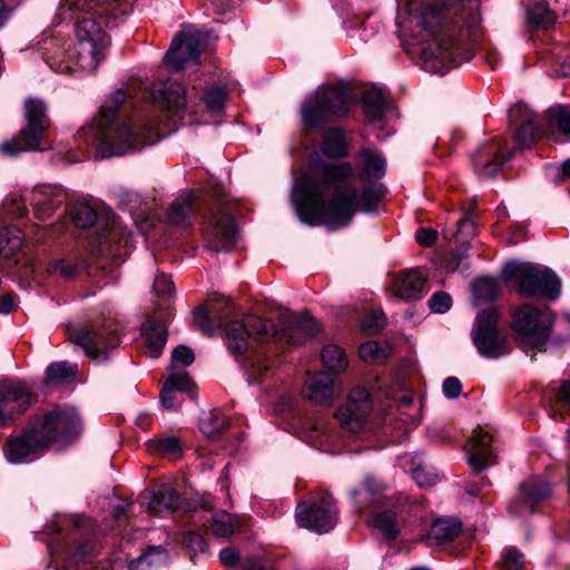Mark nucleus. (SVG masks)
<instances>
[{
  "mask_svg": "<svg viewBox=\"0 0 570 570\" xmlns=\"http://www.w3.org/2000/svg\"><path fill=\"white\" fill-rule=\"evenodd\" d=\"M546 403L553 419L570 413V380L563 381L558 387H551V395L546 396Z\"/></svg>",
  "mask_w": 570,
  "mask_h": 570,
  "instance_id": "nucleus-39",
  "label": "nucleus"
},
{
  "mask_svg": "<svg viewBox=\"0 0 570 570\" xmlns=\"http://www.w3.org/2000/svg\"><path fill=\"white\" fill-rule=\"evenodd\" d=\"M174 283L164 273L158 274L154 281V291L158 296L169 297L174 293Z\"/></svg>",
  "mask_w": 570,
  "mask_h": 570,
  "instance_id": "nucleus-60",
  "label": "nucleus"
},
{
  "mask_svg": "<svg viewBox=\"0 0 570 570\" xmlns=\"http://www.w3.org/2000/svg\"><path fill=\"white\" fill-rule=\"evenodd\" d=\"M503 146L500 141L491 140L480 146L473 156L474 169L481 178L494 177L501 166L512 158L513 153L501 155Z\"/></svg>",
  "mask_w": 570,
  "mask_h": 570,
  "instance_id": "nucleus-24",
  "label": "nucleus"
},
{
  "mask_svg": "<svg viewBox=\"0 0 570 570\" xmlns=\"http://www.w3.org/2000/svg\"><path fill=\"white\" fill-rule=\"evenodd\" d=\"M295 514L299 527L316 533L330 532L338 519V510L328 493L322 494L312 502L299 503Z\"/></svg>",
  "mask_w": 570,
  "mask_h": 570,
  "instance_id": "nucleus-13",
  "label": "nucleus"
},
{
  "mask_svg": "<svg viewBox=\"0 0 570 570\" xmlns=\"http://www.w3.org/2000/svg\"><path fill=\"white\" fill-rule=\"evenodd\" d=\"M121 7L122 0H61L57 14L73 22L77 42L51 41L43 51L47 65L56 72H68L73 65L95 71L109 42L104 26L110 24L109 16L125 11Z\"/></svg>",
  "mask_w": 570,
  "mask_h": 570,
  "instance_id": "nucleus-3",
  "label": "nucleus"
},
{
  "mask_svg": "<svg viewBox=\"0 0 570 570\" xmlns=\"http://www.w3.org/2000/svg\"><path fill=\"white\" fill-rule=\"evenodd\" d=\"M193 387V381L185 371L173 372L163 385L160 391L161 405L171 410L176 407V392L188 393Z\"/></svg>",
  "mask_w": 570,
  "mask_h": 570,
  "instance_id": "nucleus-33",
  "label": "nucleus"
},
{
  "mask_svg": "<svg viewBox=\"0 0 570 570\" xmlns=\"http://www.w3.org/2000/svg\"><path fill=\"white\" fill-rule=\"evenodd\" d=\"M199 206L194 193H188L176 198L168 210V220L175 226H188L191 224Z\"/></svg>",
  "mask_w": 570,
  "mask_h": 570,
  "instance_id": "nucleus-29",
  "label": "nucleus"
},
{
  "mask_svg": "<svg viewBox=\"0 0 570 570\" xmlns=\"http://www.w3.org/2000/svg\"><path fill=\"white\" fill-rule=\"evenodd\" d=\"M184 544L194 553H204L207 551V543L204 537L194 530H189L185 533Z\"/></svg>",
  "mask_w": 570,
  "mask_h": 570,
  "instance_id": "nucleus-57",
  "label": "nucleus"
},
{
  "mask_svg": "<svg viewBox=\"0 0 570 570\" xmlns=\"http://www.w3.org/2000/svg\"><path fill=\"white\" fill-rule=\"evenodd\" d=\"M125 235L126 233L118 219L114 215H110L106 217L105 224L96 237V244L94 245L92 250L97 255H101L114 244L119 243L125 238Z\"/></svg>",
  "mask_w": 570,
  "mask_h": 570,
  "instance_id": "nucleus-35",
  "label": "nucleus"
},
{
  "mask_svg": "<svg viewBox=\"0 0 570 570\" xmlns=\"http://www.w3.org/2000/svg\"><path fill=\"white\" fill-rule=\"evenodd\" d=\"M399 37L421 46L423 69L443 75L472 57L480 39L478 0H411L396 17Z\"/></svg>",
  "mask_w": 570,
  "mask_h": 570,
  "instance_id": "nucleus-1",
  "label": "nucleus"
},
{
  "mask_svg": "<svg viewBox=\"0 0 570 570\" xmlns=\"http://www.w3.org/2000/svg\"><path fill=\"white\" fill-rule=\"evenodd\" d=\"M426 292V282L419 271L402 273L394 283V293L402 299L421 298Z\"/></svg>",
  "mask_w": 570,
  "mask_h": 570,
  "instance_id": "nucleus-32",
  "label": "nucleus"
},
{
  "mask_svg": "<svg viewBox=\"0 0 570 570\" xmlns=\"http://www.w3.org/2000/svg\"><path fill=\"white\" fill-rule=\"evenodd\" d=\"M151 97L159 108L166 110L181 109L186 106L187 101L185 89L174 79H167L154 83Z\"/></svg>",
  "mask_w": 570,
  "mask_h": 570,
  "instance_id": "nucleus-27",
  "label": "nucleus"
},
{
  "mask_svg": "<svg viewBox=\"0 0 570 570\" xmlns=\"http://www.w3.org/2000/svg\"><path fill=\"white\" fill-rule=\"evenodd\" d=\"M556 20V14L546 2H538L527 11V23L534 29H549Z\"/></svg>",
  "mask_w": 570,
  "mask_h": 570,
  "instance_id": "nucleus-45",
  "label": "nucleus"
},
{
  "mask_svg": "<svg viewBox=\"0 0 570 570\" xmlns=\"http://www.w3.org/2000/svg\"><path fill=\"white\" fill-rule=\"evenodd\" d=\"M36 401V395L22 381H0V428L9 426Z\"/></svg>",
  "mask_w": 570,
  "mask_h": 570,
  "instance_id": "nucleus-14",
  "label": "nucleus"
},
{
  "mask_svg": "<svg viewBox=\"0 0 570 570\" xmlns=\"http://www.w3.org/2000/svg\"><path fill=\"white\" fill-rule=\"evenodd\" d=\"M148 452L151 454L164 456V458H174L181 453V441L170 434H163L159 436H155L146 443Z\"/></svg>",
  "mask_w": 570,
  "mask_h": 570,
  "instance_id": "nucleus-41",
  "label": "nucleus"
},
{
  "mask_svg": "<svg viewBox=\"0 0 570 570\" xmlns=\"http://www.w3.org/2000/svg\"><path fill=\"white\" fill-rule=\"evenodd\" d=\"M321 150L331 158H342L347 154L346 140L343 131L338 128L327 129L322 137Z\"/></svg>",
  "mask_w": 570,
  "mask_h": 570,
  "instance_id": "nucleus-43",
  "label": "nucleus"
},
{
  "mask_svg": "<svg viewBox=\"0 0 570 570\" xmlns=\"http://www.w3.org/2000/svg\"><path fill=\"white\" fill-rule=\"evenodd\" d=\"M244 316V312L229 297L218 295L212 296L206 306H199L194 311V321L203 334L213 335L215 332L210 317L216 318L219 325L225 327L227 350L235 362L245 368L249 351V331Z\"/></svg>",
  "mask_w": 570,
  "mask_h": 570,
  "instance_id": "nucleus-5",
  "label": "nucleus"
},
{
  "mask_svg": "<svg viewBox=\"0 0 570 570\" xmlns=\"http://www.w3.org/2000/svg\"><path fill=\"white\" fill-rule=\"evenodd\" d=\"M70 338L83 350L88 357L98 362L107 360L108 351L119 345L117 330L110 327L77 328L70 334Z\"/></svg>",
  "mask_w": 570,
  "mask_h": 570,
  "instance_id": "nucleus-17",
  "label": "nucleus"
},
{
  "mask_svg": "<svg viewBox=\"0 0 570 570\" xmlns=\"http://www.w3.org/2000/svg\"><path fill=\"white\" fill-rule=\"evenodd\" d=\"M452 306V297L445 292H436L432 295L429 301V307L434 313L443 314L448 312Z\"/></svg>",
  "mask_w": 570,
  "mask_h": 570,
  "instance_id": "nucleus-58",
  "label": "nucleus"
},
{
  "mask_svg": "<svg viewBox=\"0 0 570 570\" xmlns=\"http://www.w3.org/2000/svg\"><path fill=\"white\" fill-rule=\"evenodd\" d=\"M271 314L276 325L268 328L265 321H256V324H252V342L292 347L304 344L320 332L318 323L305 313L274 308Z\"/></svg>",
  "mask_w": 570,
  "mask_h": 570,
  "instance_id": "nucleus-6",
  "label": "nucleus"
},
{
  "mask_svg": "<svg viewBox=\"0 0 570 570\" xmlns=\"http://www.w3.org/2000/svg\"><path fill=\"white\" fill-rule=\"evenodd\" d=\"M473 343L478 352L488 358H498L509 353V344L498 327V312L494 308H487L478 315Z\"/></svg>",
  "mask_w": 570,
  "mask_h": 570,
  "instance_id": "nucleus-12",
  "label": "nucleus"
},
{
  "mask_svg": "<svg viewBox=\"0 0 570 570\" xmlns=\"http://www.w3.org/2000/svg\"><path fill=\"white\" fill-rule=\"evenodd\" d=\"M207 522L208 531L216 538H229L240 529L239 518L225 510L212 512Z\"/></svg>",
  "mask_w": 570,
  "mask_h": 570,
  "instance_id": "nucleus-36",
  "label": "nucleus"
},
{
  "mask_svg": "<svg viewBox=\"0 0 570 570\" xmlns=\"http://www.w3.org/2000/svg\"><path fill=\"white\" fill-rule=\"evenodd\" d=\"M554 130L563 137L560 141L570 140V107L557 106L547 111V135L553 136ZM559 141V139H556Z\"/></svg>",
  "mask_w": 570,
  "mask_h": 570,
  "instance_id": "nucleus-37",
  "label": "nucleus"
},
{
  "mask_svg": "<svg viewBox=\"0 0 570 570\" xmlns=\"http://www.w3.org/2000/svg\"><path fill=\"white\" fill-rule=\"evenodd\" d=\"M127 100L126 91L116 90L107 97L92 121L81 129L85 140L95 146L102 157L141 150L159 140L156 128L159 120L156 116L139 112L126 120L117 114Z\"/></svg>",
  "mask_w": 570,
  "mask_h": 570,
  "instance_id": "nucleus-4",
  "label": "nucleus"
},
{
  "mask_svg": "<svg viewBox=\"0 0 570 570\" xmlns=\"http://www.w3.org/2000/svg\"><path fill=\"white\" fill-rule=\"evenodd\" d=\"M385 321L382 311H372L364 316L362 327L366 332L375 334L384 327Z\"/></svg>",
  "mask_w": 570,
  "mask_h": 570,
  "instance_id": "nucleus-56",
  "label": "nucleus"
},
{
  "mask_svg": "<svg viewBox=\"0 0 570 570\" xmlns=\"http://www.w3.org/2000/svg\"><path fill=\"white\" fill-rule=\"evenodd\" d=\"M81 420L77 411L71 406H57L45 415L42 422L38 425L42 430V435L50 436V444L55 440H68L78 435L81 431Z\"/></svg>",
  "mask_w": 570,
  "mask_h": 570,
  "instance_id": "nucleus-18",
  "label": "nucleus"
},
{
  "mask_svg": "<svg viewBox=\"0 0 570 570\" xmlns=\"http://www.w3.org/2000/svg\"><path fill=\"white\" fill-rule=\"evenodd\" d=\"M362 176L365 178L380 179L385 175V158L375 149L365 148L361 151Z\"/></svg>",
  "mask_w": 570,
  "mask_h": 570,
  "instance_id": "nucleus-42",
  "label": "nucleus"
},
{
  "mask_svg": "<svg viewBox=\"0 0 570 570\" xmlns=\"http://www.w3.org/2000/svg\"><path fill=\"white\" fill-rule=\"evenodd\" d=\"M174 364H181L188 366L195 361V354L191 348L185 345H179L171 353Z\"/></svg>",
  "mask_w": 570,
  "mask_h": 570,
  "instance_id": "nucleus-62",
  "label": "nucleus"
},
{
  "mask_svg": "<svg viewBox=\"0 0 570 570\" xmlns=\"http://www.w3.org/2000/svg\"><path fill=\"white\" fill-rule=\"evenodd\" d=\"M227 94L222 87L209 88L204 97L207 109L212 112H219L225 105Z\"/></svg>",
  "mask_w": 570,
  "mask_h": 570,
  "instance_id": "nucleus-54",
  "label": "nucleus"
},
{
  "mask_svg": "<svg viewBox=\"0 0 570 570\" xmlns=\"http://www.w3.org/2000/svg\"><path fill=\"white\" fill-rule=\"evenodd\" d=\"M461 522L456 519H438L431 525L428 540L430 544L442 546L459 535Z\"/></svg>",
  "mask_w": 570,
  "mask_h": 570,
  "instance_id": "nucleus-38",
  "label": "nucleus"
},
{
  "mask_svg": "<svg viewBox=\"0 0 570 570\" xmlns=\"http://www.w3.org/2000/svg\"><path fill=\"white\" fill-rule=\"evenodd\" d=\"M360 357L365 362H381L390 354V346H381L377 342L368 341L360 345Z\"/></svg>",
  "mask_w": 570,
  "mask_h": 570,
  "instance_id": "nucleus-50",
  "label": "nucleus"
},
{
  "mask_svg": "<svg viewBox=\"0 0 570 570\" xmlns=\"http://www.w3.org/2000/svg\"><path fill=\"white\" fill-rule=\"evenodd\" d=\"M42 432L37 425L20 436L10 438L4 446L7 460L16 464L41 454L50 445V436Z\"/></svg>",
  "mask_w": 570,
  "mask_h": 570,
  "instance_id": "nucleus-19",
  "label": "nucleus"
},
{
  "mask_svg": "<svg viewBox=\"0 0 570 570\" xmlns=\"http://www.w3.org/2000/svg\"><path fill=\"white\" fill-rule=\"evenodd\" d=\"M218 558L220 562L234 570H249L247 560L240 557V553L234 547H226L220 550Z\"/></svg>",
  "mask_w": 570,
  "mask_h": 570,
  "instance_id": "nucleus-52",
  "label": "nucleus"
},
{
  "mask_svg": "<svg viewBox=\"0 0 570 570\" xmlns=\"http://www.w3.org/2000/svg\"><path fill=\"white\" fill-rule=\"evenodd\" d=\"M381 490H382V485L379 481H376L373 478L366 476L363 480L362 489H352L350 491V494L352 497H357V495L362 494V492H364V494L371 497V495L379 493Z\"/></svg>",
  "mask_w": 570,
  "mask_h": 570,
  "instance_id": "nucleus-63",
  "label": "nucleus"
},
{
  "mask_svg": "<svg viewBox=\"0 0 570 570\" xmlns=\"http://www.w3.org/2000/svg\"><path fill=\"white\" fill-rule=\"evenodd\" d=\"M468 252L465 248H460L451 253L450 257L445 263V269L449 272H456L461 267L463 269L468 268Z\"/></svg>",
  "mask_w": 570,
  "mask_h": 570,
  "instance_id": "nucleus-59",
  "label": "nucleus"
},
{
  "mask_svg": "<svg viewBox=\"0 0 570 570\" xmlns=\"http://www.w3.org/2000/svg\"><path fill=\"white\" fill-rule=\"evenodd\" d=\"M90 520L85 517H66L48 527L50 539L48 550L51 556V564L58 568V560L67 557L81 559L85 557L82 547L75 552L72 546L85 534V528Z\"/></svg>",
  "mask_w": 570,
  "mask_h": 570,
  "instance_id": "nucleus-11",
  "label": "nucleus"
},
{
  "mask_svg": "<svg viewBox=\"0 0 570 570\" xmlns=\"http://www.w3.org/2000/svg\"><path fill=\"white\" fill-rule=\"evenodd\" d=\"M362 102L370 124L382 121L389 108V95L380 88H367L363 91Z\"/></svg>",
  "mask_w": 570,
  "mask_h": 570,
  "instance_id": "nucleus-34",
  "label": "nucleus"
},
{
  "mask_svg": "<svg viewBox=\"0 0 570 570\" xmlns=\"http://www.w3.org/2000/svg\"><path fill=\"white\" fill-rule=\"evenodd\" d=\"M167 561V551L161 546H153L138 558L131 560L128 568L129 570H151L166 564Z\"/></svg>",
  "mask_w": 570,
  "mask_h": 570,
  "instance_id": "nucleus-40",
  "label": "nucleus"
},
{
  "mask_svg": "<svg viewBox=\"0 0 570 570\" xmlns=\"http://www.w3.org/2000/svg\"><path fill=\"white\" fill-rule=\"evenodd\" d=\"M473 292L478 299L493 301L499 292V285L493 277H480L473 282Z\"/></svg>",
  "mask_w": 570,
  "mask_h": 570,
  "instance_id": "nucleus-51",
  "label": "nucleus"
},
{
  "mask_svg": "<svg viewBox=\"0 0 570 570\" xmlns=\"http://www.w3.org/2000/svg\"><path fill=\"white\" fill-rule=\"evenodd\" d=\"M26 125L11 140L0 144V153L6 156H16L21 151H42L50 148L46 138L49 126L47 107L39 99H28L24 102Z\"/></svg>",
  "mask_w": 570,
  "mask_h": 570,
  "instance_id": "nucleus-9",
  "label": "nucleus"
},
{
  "mask_svg": "<svg viewBox=\"0 0 570 570\" xmlns=\"http://www.w3.org/2000/svg\"><path fill=\"white\" fill-rule=\"evenodd\" d=\"M551 494V485L540 476H531L524 480L519 488V494L514 503L510 505V512L517 515H525L534 511V507Z\"/></svg>",
  "mask_w": 570,
  "mask_h": 570,
  "instance_id": "nucleus-21",
  "label": "nucleus"
},
{
  "mask_svg": "<svg viewBox=\"0 0 570 570\" xmlns=\"http://www.w3.org/2000/svg\"><path fill=\"white\" fill-rule=\"evenodd\" d=\"M173 313L169 306L159 308L154 315L149 316L142 325L141 334L145 340L147 353L150 357L157 358L167 342L166 320L171 317Z\"/></svg>",
  "mask_w": 570,
  "mask_h": 570,
  "instance_id": "nucleus-23",
  "label": "nucleus"
},
{
  "mask_svg": "<svg viewBox=\"0 0 570 570\" xmlns=\"http://www.w3.org/2000/svg\"><path fill=\"white\" fill-rule=\"evenodd\" d=\"M348 163L323 164L295 178L291 202L299 220L309 226H347L356 212L371 213L383 197V187L365 185L358 193Z\"/></svg>",
  "mask_w": 570,
  "mask_h": 570,
  "instance_id": "nucleus-2",
  "label": "nucleus"
},
{
  "mask_svg": "<svg viewBox=\"0 0 570 570\" xmlns=\"http://www.w3.org/2000/svg\"><path fill=\"white\" fill-rule=\"evenodd\" d=\"M371 409L368 392L357 386L350 392L346 403L337 410L336 419L344 429L356 433L364 428Z\"/></svg>",
  "mask_w": 570,
  "mask_h": 570,
  "instance_id": "nucleus-20",
  "label": "nucleus"
},
{
  "mask_svg": "<svg viewBox=\"0 0 570 570\" xmlns=\"http://www.w3.org/2000/svg\"><path fill=\"white\" fill-rule=\"evenodd\" d=\"M225 425L226 417L219 412H209L199 421V429L202 433L209 439H217Z\"/></svg>",
  "mask_w": 570,
  "mask_h": 570,
  "instance_id": "nucleus-49",
  "label": "nucleus"
},
{
  "mask_svg": "<svg viewBox=\"0 0 570 570\" xmlns=\"http://www.w3.org/2000/svg\"><path fill=\"white\" fill-rule=\"evenodd\" d=\"M400 465L412 474L421 488L433 485L440 480L439 473L428 464L422 454H405L400 459Z\"/></svg>",
  "mask_w": 570,
  "mask_h": 570,
  "instance_id": "nucleus-28",
  "label": "nucleus"
},
{
  "mask_svg": "<svg viewBox=\"0 0 570 570\" xmlns=\"http://www.w3.org/2000/svg\"><path fill=\"white\" fill-rule=\"evenodd\" d=\"M304 393L315 403H327L334 396V380L331 374L320 372L311 375L305 383Z\"/></svg>",
  "mask_w": 570,
  "mask_h": 570,
  "instance_id": "nucleus-30",
  "label": "nucleus"
},
{
  "mask_svg": "<svg viewBox=\"0 0 570 570\" xmlns=\"http://www.w3.org/2000/svg\"><path fill=\"white\" fill-rule=\"evenodd\" d=\"M354 104L350 89L320 86L302 101L299 115L304 130H317L325 124L345 116Z\"/></svg>",
  "mask_w": 570,
  "mask_h": 570,
  "instance_id": "nucleus-7",
  "label": "nucleus"
},
{
  "mask_svg": "<svg viewBox=\"0 0 570 570\" xmlns=\"http://www.w3.org/2000/svg\"><path fill=\"white\" fill-rule=\"evenodd\" d=\"M502 274L507 279L517 281L518 292L524 297L557 299L560 296L561 281L548 267L511 261L503 265Z\"/></svg>",
  "mask_w": 570,
  "mask_h": 570,
  "instance_id": "nucleus-8",
  "label": "nucleus"
},
{
  "mask_svg": "<svg viewBox=\"0 0 570 570\" xmlns=\"http://www.w3.org/2000/svg\"><path fill=\"white\" fill-rule=\"evenodd\" d=\"M491 435L482 430H475L468 445V462L476 473L494 463V452L491 448Z\"/></svg>",
  "mask_w": 570,
  "mask_h": 570,
  "instance_id": "nucleus-26",
  "label": "nucleus"
},
{
  "mask_svg": "<svg viewBox=\"0 0 570 570\" xmlns=\"http://www.w3.org/2000/svg\"><path fill=\"white\" fill-rule=\"evenodd\" d=\"M49 272L53 273V274H59L63 278L69 279L77 274L78 266L75 264L68 263L65 259H57L50 265Z\"/></svg>",
  "mask_w": 570,
  "mask_h": 570,
  "instance_id": "nucleus-61",
  "label": "nucleus"
},
{
  "mask_svg": "<svg viewBox=\"0 0 570 570\" xmlns=\"http://www.w3.org/2000/svg\"><path fill=\"white\" fill-rule=\"evenodd\" d=\"M371 524L382 533L385 540H393L400 532V524L393 510L377 513L373 517Z\"/></svg>",
  "mask_w": 570,
  "mask_h": 570,
  "instance_id": "nucleus-46",
  "label": "nucleus"
},
{
  "mask_svg": "<svg viewBox=\"0 0 570 570\" xmlns=\"http://www.w3.org/2000/svg\"><path fill=\"white\" fill-rule=\"evenodd\" d=\"M183 499L176 490L161 487L150 494L147 509L151 514L166 515L177 511Z\"/></svg>",
  "mask_w": 570,
  "mask_h": 570,
  "instance_id": "nucleus-31",
  "label": "nucleus"
},
{
  "mask_svg": "<svg viewBox=\"0 0 570 570\" xmlns=\"http://www.w3.org/2000/svg\"><path fill=\"white\" fill-rule=\"evenodd\" d=\"M66 191L59 186H37L30 194V204L38 219L45 220L65 203Z\"/></svg>",
  "mask_w": 570,
  "mask_h": 570,
  "instance_id": "nucleus-25",
  "label": "nucleus"
},
{
  "mask_svg": "<svg viewBox=\"0 0 570 570\" xmlns=\"http://www.w3.org/2000/svg\"><path fill=\"white\" fill-rule=\"evenodd\" d=\"M554 321L556 315L548 306L524 303L513 312L511 326L521 341L541 346L549 340Z\"/></svg>",
  "mask_w": 570,
  "mask_h": 570,
  "instance_id": "nucleus-10",
  "label": "nucleus"
},
{
  "mask_svg": "<svg viewBox=\"0 0 570 570\" xmlns=\"http://www.w3.org/2000/svg\"><path fill=\"white\" fill-rule=\"evenodd\" d=\"M303 438L311 445L323 449L330 443L332 433L327 422L324 419L317 417L307 422L303 431Z\"/></svg>",
  "mask_w": 570,
  "mask_h": 570,
  "instance_id": "nucleus-44",
  "label": "nucleus"
},
{
  "mask_svg": "<svg viewBox=\"0 0 570 570\" xmlns=\"http://www.w3.org/2000/svg\"><path fill=\"white\" fill-rule=\"evenodd\" d=\"M509 120L512 125H519L515 134L517 142L529 148L537 138L547 134L538 120V116L523 104H518L509 111Z\"/></svg>",
  "mask_w": 570,
  "mask_h": 570,
  "instance_id": "nucleus-22",
  "label": "nucleus"
},
{
  "mask_svg": "<svg viewBox=\"0 0 570 570\" xmlns=\"http://www.w3.org/2000/svg\"><path fill=\"white\" fill-rule=\"evenodd\" d=\"M70 216L78 228H88L98 220L96 210L87 203L77 202L70 207Z\"/></svg>",
  "mask_w": 570,
  "mask_h": 570,
  "instance_id": "nucleus-47",
  "label": "nucleus"
},
{
  "mask_svg": "<svg viewBox=\"0 0 570 570\" xmlns=\"http://www.w3.org/2000/svg\"><path fill=\"white\" fill-rule=\"evenodd\" d=\"M203 30L187 29L176 36L164 60L171 70H180L190 62H196L208 40Z\"/></svg>",
  "mask_w": 570,
  "mask_h": 570,
  "instance_id": "nucleus-15",
  "label": "nucleus"
},
{
  "mask_svg": "<svg viewBox=\"0 0 570 570\" xmlns=\"http://www.w3.org/2000/svg\"><path fill=\"white\" fill-rule=\"evenodd\" d=\"M501 558L508 570H521L523 568L524 556L514 547L505 548Z\"/></svg>",
  "mask_w": 570,
  "mask_h": 570,
  "instance_id": "nucleus-55",
  "label": "nucleus"
},
{
  "mask_svg": "<svg viewBox=\"0 0 570 570\" xmlns=\"http://www.w3.org/2000/svg\"><path fill=\"white\" fill-rule=\"evenodd\" d=\"M321 358L323 364L331 371H343L347 367L348 361L345 352L333 344L324 346Z\"/></svg>",
  "mask_w": 570,
  "mask_h": 570,
  "instance_id": "nucleus-48",
  "label": "nucleus"
},
{
  "mask_svg": "<svg viewBox=\"0 0 570 570\" xmlns=\"http://www.w3.org/2000/svg\"><path fill=\"white\" fill-rule=\"evenodd\" d=\"M239 230L235 220L223 209L217 208L204 228L205 247L212 252H228L238 240Z\"/></svg>",
  "mask_w": 570,
  "mask_h": 570,
  "instance_id": "nucleus-16",
  "label": "nucleus"
},
{
  "mask_svg": "<svg viewBox=\"0 0 570 570\" xmlns=\"http://www.w3.org/2000/svg\"><path fill=\"white\" fill-rule=\"evenodd\" d=\"M442 391L445 397L456 399L462 392V384L455 376H449L444 380Z\"/></svg>",
  "mask_w": 570,
  "mask_h": 570,
  "instance_id": "nucleus-64",
  "label": "nucleus"
},
{
  "mask_svg": "<svg viewBox=\"0 0 570 570\" xmlns=\"http://www.w3.org/2000/svg\"><path fill=\"white\" fill-rule=\"evenodd\" d=\"M47 377L51 381L71 377L77 373V365L67 361L56 362L48 365Z\"/></svg>",
  "mask_w": 570,
  "mask_h": 570,
  "instance_id": "nucleus-53",
  "label": "nucleus"
}]
</instances>
